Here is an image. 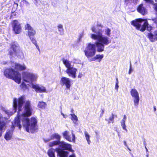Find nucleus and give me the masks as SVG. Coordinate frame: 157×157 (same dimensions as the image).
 <instances>
[{"label": "nucleus", "instance_id": "nucleus-59", "mask_svg": "<svg viewBox=\"0 0 157 157\" xmlns=\"http://www.w3.org/2000/svg\"><path fill=\"white\" fill-rule=\"evenodd\" d=\"M35 1H36L37 0H35Z\"/></svg>", "mask_w": 157, "mask_h": 157}, {"label": "nucleus", "instance_id": "nucleus-30", "mask_svg": "<svg viewBox=\"0 0 157 157\" xmlns=\"http://www.w3.org/2000/svg\"><path fill=\"white\" fill-rule=\"evenodd\" d=\"M3 110L5 111V113L9 116L12 115L13 113L11 112L9 110H6L5 108H4Z\"/></svg>", "mask_w": 157, "mask_h": 157}, {"label": "nucleus", "instance_id": "nucleus-19", "mask_svg": "<svg viewBox=\"0 0 157 157\" xmlns=\"http://www.w3.org/2000/svg\"><path fill=\"white\" fill-rule=\"evenodd\" d=\"M13 64H14V68L16 70L21 71L26 69L27 67L24 64L22 65L17 63H13Z\"/></svg>", "mask_w": 157, "mask_h": 157}, {"label": "nucleus", "instance_id": "nucleus-53", "mask_svg": "<svg viewBox=\"0 0 157 157\" xmlns=\"http://www.w3.org/2000/svg\"><path fill=\"white\" fill-rule=\"evenodd\" d=\"M78 78H81V76H80V75H79L78 76Z\"/></svg>", "mask_w": 157, "mask_h": 157}, {"label": "nucleus", "instance_id": "nucleus-48", "mask_svg": "<svg viewBox=\"0 0 157 157\" xmlns=\"http://www.w3.org/2000/svg\"><path fill=\"white\" fill-rule=\"evenodd\" d=\"M146 157H149V155L148 153H146Z\"/></svg>", "mask_w": 157, "mask_h": 157}, {"label": "nucleus", "instance_id": "nucleus-41", "mask_svg": "<svg viewBox=\"0 0 157 157\" xmlns=\"http://www.w3.org/2000/svg\"><path fill=\"white\" fill-rule=\"evenodd\" d=\"M69 157H76V156L74 154H73L70 155Z\"/></svg>", "mask_w": 157, "mask_h": 157}, {"label": "nucleus", "instance_id": "nucleus-39", "mask_svg": "<svg viewBox=\"0 0 157 157\" xmlns=\"http://www.w3.org/2000/svg\"><path fill=\"white\" fill-rule=\"evenodd\" d=\"M61 115L63 116V117L65 118H66L67 117V115H65L63 113H61Z\"/></svg>", "mask_w": 157, "mask_h": 157}, {"label": "nucleus", "instance_id": "nucleus-26", "mask_svg": "<svg viewBox=\"0 0 157 157\" xmlns=\"http://www.w3.org/2000/svg\"><path fill=\"white\" fill-rule=\"evenodd\" d=\"M58 31L59 32V34L63 35L64 34V30L63 26L61 24H59L58 26Z\"/></svg>", "mask_w": 157, "mask_h": 157}, {"label": "nucleus", "instance_id": "nucleus-49", "mask_svg": "<svg viewBox=\"0 0 157 157\" xmlns=\"http://www.w3.org/2000/svg\"><path fill=\"white\" fill-rule=\"evenodd\" d=\"M95 133L96 134V135L97 136L98 135V134L97 131H95Z\"/></svg>", "mask_w": 157, "mask_h": 157}, {"label": "nucleus", "instance_id": "nucleus-36", "mask_svg": "<svg viewBox=\"0 0 157 157\" xmlns=\"http://www.w3.org/2000/svg\"><path fill=\"white\" fill-rule=\"evenodd\" d=\"M83 35L84 34L83 33H82L79 34L78 37L79 40H81L82 37L83 36Z\"/></svg>", "mask_w": 157, "mask_h": 157}, {"label": "nucleus", "instance_id": "nucleus-27", "mask_svg": "<svg viewBox=\"0 0 157 157\" xmlns=\"http://www.w3.org/2000/svg\"><path fill=\"white\" fill-rule=\"evenodd\" d=\"M46 105V104L43 101H39L38 103V106L42 109L45 108Z\"/></svg>", "mask_w": 157, "mask_h": 157}, {"label": "nucleus", "instance_id": "nucleus-20", "mask_svg": "<svg viewBox=\"0 0 157 157\" xmlns=\"http://www.w3.org/2000/svg\"><path fill=\"white\" fill-rule=\"evenodd\" d=\"M104 57V55H97L96 56L93 58H90L89 61L90 62L95 61L96 59H99V62H100Z\"/></svg>", "mask_w": 157, "mask_h": 157}, {"label": "nucleus", "instance_id": "nucleus-1", "mask_svg": "<svg viewBox=\"0 0 157 157\" xmlns=\"http://www.w3.org/2000/svg\"><path fill=\"white\" fill-rule=\"evenodd\" d=\"M25 97L22 96L18 99L14 98L13 99L14 113L16 112L18 106V115L12 122V126L11 130L6 131L4 136V138L6 140H10L12 138L13 131L15 127H18L19 129H21V121L27 132L33 133L38 129L36 118L32 117L30 120L28 118L32 115L33 109L30 102L28 100L25 101Z\"/></svg>", "mask_w": 157, "mask_h": 157}, {"label": "nucleus", "instance_id": "nucleus-7", "mask_svg": "<svg viewBox=\"0 0 157 157\" xmlns=\"http://www.w3.org/2000/svg\"><path fill=\"white\" fill-rule=\"evenodd\" d=\"M55 151L59 157H67L69 153L68 151H63L59 148H56L55 149L51 148L48 149L47 152L49 157H55Z\"/></svg>", "mask_w": 157, "mask_h": 157}, {"label": "nucleus", "instance_id": "nucleus-54", "mask_svg": "<svg viewBox=\"0 0 157 157\" xmlns=\"http://www.w3.org/2000/svg\"><path fill=\"white\" fill-rule=\"evenodd\" d=\"M114 117H117V115H114Z\"/></svg>", "mask_w": 157, "mask_h": 157}, {"label": "nucleus", "instance_id": "nucleus-28", "mask_svg": "<svg viewBox=\"0 0 157 157\" xmlns=\"http://www.w3.org/2000/svg\"><path fill=\"white\" fill-rule=\"evenodd\" d=\"M70 115L71 116V120L73 121L74 124H76L78 120L77 117L75 114H71Z\"/></svg>", "mask_w": 157, "mask_h": 157}, {"label": "nucleus", "instance_id": "nucleus-52", "mask_svg": "<svg viewBox=\"0 0 157 157\" xmlns=\"http://www.w3.org/2000/svg\"><path fill=\"white\" fill-rule=\"evenodd\" d=\"M128 147V149L130 151H131V150L130 149V148H129L128 147Z\"/></svg>", "mask_w": 157, "mask_h": 157}, {"label": "nucleus", "instance_id": "nucleus-50", "mask_svg": "<svg viewBox=\"0 0 157 157\" xmlns=\"http://www.w3.org/2000/svg\"><path fill=\"white\" fill-rule=\"evenodd\" d=\"M144 144L145 145V146H146L145 145H146V144L145 141H144Z\"/></svg>", "mask_w": 157, "mask_h": 157}, {"label": "nucleus", "instance_id": "nucleus-3", "mask_svg": "<svg viewBox=\"0 0 157 157\" xmlns=\"http://www.w3.org/2000/svg\"><path fill=\"white\" fill-rule=\"evenodd\" d=\"M4 75L9 78L12 79L18 84H19L21 79V74L19 72L15 71L11 68H7L4 69Z\"/></svg>", "mask_w": 157, "mask_h": 157}, {"label": "nucleus", "instance_id": "nucleus-46", "mask_svg": "<svg viewBox=\"0 0 157 157\" xmlns=\"http://www.w3.org/2000/svg\"><path fill=\"white\" fill-rule=\"evenodd\" d=\"M153 108H154V111L155 112V111H156V106H154Z\"/></svg>", "mask_w": 157, "mask_h": 157}, {"label": "nucleus", "instance_id": "nucleus-57", "mask_svg": "<svg viewBox=\"0 0 157 157\" xmlns=\"http://www.w3.org/2000/svg\"><path fill=\"white\" fill-rule=\"evenodd\" d=\"M110 123V121H109L108 123Z\"/></svg>", "mask_w": 157, "mask_h": 157}, {"label": "nucleus", "instance_id": "nucleus-42", "mask_svg": "<svg viewBox=\"0 0 157 157\" xmlns=\"http://www.w3.org/2000/svg\"><path fill=\"white\" fill-rule=\"evenodd\" d=\"M138 1V0H133V2L135 4H137V3Z\"/></svg>", "mask_w": 157, "mask_h": 157}, {"label": "nucleus", "instance_id": "nucleus-31", "mask_svg": "<svg viewBox=\"0 0 157 157\" xmlns=\"http://www.w3.org/2000/svg\"><path fill=\"white\" fill-rule=\"evenodd\" d=\"M153 35L155 42V40H157V30L154 32Z\"/></svg>", "mask_w": 157, "mask_h": 157}, {"label": "nucleus", "instance_id": "nucleus-4", "mask_svg": "<svg viewBox=\"0 0 157 157\" xmlns=\"http://www.w3.org/2000/svg\"><path fill=\"white\" fill-rule=\"evenodd\" d=\"M131 24L135 27L137 30L142 32H144L146 28L147 30L148 31H150L152 29V27L149 25L146 20H143L141 18L132 21Z\"/></svg>", "mask_w": 157, "mask_h": 157}, {"label": "nucleus", "instance_id": "nucleus-55", "mask_svg": "<svg viewBox=\"0 0 157 157\" xmlns=\"http://www.w3.org/2000/svg\"><path fill=\"white\" fill-rule=\"evenodd\" d=\"M118 136H120V134H119V133L118 134Z\"/></svg>", "mask_w": 157, "mask_h": 157}, {"label": "nucleus", "instance_id": "nucleus-8", "mask_svg": "<svg viewBox=\"0 0 157 157\" xmlns=\"http://www.w3.org/2000/svg\"><path fill=\"white\" fill-rule=\"evenodd\" d=\"M22 75L23 81L28 83H31L36 81L37 77L36 74L28 71H23Z\"/></svg>", "mask_w": 157, "mask_h": 157}, {"label": "nucleus", "instance_id": "nucleus-18", "mask_svg": "<svg viewBox=\"0 0 157 157\" xmlns=\"http://www.w3.org/2000/svg\"><path fill=\"white\" fill-rule=\"evenodd\" d=\"M137 10L138 12L144 15L146 14L147 13V9L144 6L143 4H141L138 6Z\"/></svg>", "mask_w": 157, "mask_h": 157}, {"label": "nucleus", "instance_id": "nucleus-25", "mask_svg": "<svg viewBox=\"0 0 157 157\" xmlns=\"http://www.w3.org/2000/svg\"><path fill=\"white\" fill-rule=\"evenodd\" d=\"M84 134L86 137V140L87 142V143L89 144H90L91 143L90 140V136L87 132V131H85L84 132Z\"/></svg>", "mask_w": 157, "mask_h": 157}, {"label": "nucleus", "instance_id": "nucleus-51", "mask_svg": "<svg viewBox=\"0 0 157 157\" xmlns=\"http://www.w3.org/2000/svg\"><path fill=\"white\" fill-rule=\"evenodd\" d=\"M133 0H126V1H132L133 2Z\"/></svg>", "mask_w": 157, "mask_h": 157}, {"label": "nucleus", "instance_id": "nucleus-34", "mask_svg": "<svg viewBox=\"0 0 157 157\" xmlns=\"http://www.w3.org/2000/svg\"><path fill=\"white\" fill-rule=\"evenodd\" d=\"M133 71V69L132 67V66H131V63H130V68H129V71H128V74H130L131 73V72Z\"/></svg>", "mask_w": 157, "mask_h": 157}, {"label": "nucleus", "instance_id": "nucleus-17", "mask_svg": "<svg viewBox=\"0 0 157 157\" xmlns=\"http://www.w3.org/2000/svg\"><path fill=\"white\" fill-rule=\"evenodd\" d=\"M32 87L37 92L42 93L47 92L45 88L42 86H40L37 84H32Z\"/></svg>", "mask_w": 157, "mask_h": 157}, {"label": "nucleus", "instance_id": "nucleus-9", "mask_svg": "<svg viewBox=\"0 0 157 157\" xmlns=\"http://www.w3.org/2000/svg\"><path fill=\"white\" fill-rule=\"evenodd\" d=\"M13 30L15 34L20 33L21 30V27L19 22L17 20H14L12 25Z\"/></svg>", "mask_w": 157, "mask_h": 157}, {"label": "nucleus", "instance_id": "nucleus-5", "mask_svg": "<svg viewBox=\"0 0 157 157\" xmlns=\"http://www.w3.org/2000/svg\"><path fill=\"white\" fill-rule=\"evenodd\" d=\"M62 61L67 68L66 72L68 75L71 77L72 78H76V72L77 70L76 68H74L71 64V62L67 59H63Z\"/></svg>", "mask_w": 157, "mask_h": 157}, {"label": "nucleus", "instance_id": "nucleus-43", "mask_svg": "<svg viewBox=\"0 0 157 157\" xmlns=\"http://www.w3.org/2000/svg\"><path fill=\"white\" fill-rule=\"evenodd\" d=\"M118 84V78H116V84Z\"/></svg>", "mask_w": 157, "mask_h": 157}, {"label": "nucleus", "instance_id": "nucleus-6", "mask_svg": "<svg viewBox=\"0 0 157 157\" xmlns=\"http://www.w3.org/2000/svg\"><path fill=\"white\" fill-rule=\"evenodd\" d=\"M96 42L94 44L91 43L87 44L84 50L85 55L89 60L90 58L94 56L96 52Z\"/></svg>", "mask_w": 157, "mask_h": 157}, {"label": "nucleus", "instance_id": "nucleus-12", "mask_svg": "<svg viewBox=\"0 0 157 157\" xmlns=\"http://www.w3.org/2000/svg\"><path fill=\"white\" fill-rule=\"evenodd\" d=\"M6 118L3 117L0 113V136L2 135L3 132L6 129Z\"/></svg>", "mask_w": 157, "mask_h": 157}, {"label": "nucleus", "instance_id": "nucleus-37", "mask_svg": "<svg viewBox=\"0 0 157 157\" xmlns=\"http://www.w3.org/2000/svg\"><path fill=\"white\" fill-rule=\"evenodd\" d=\"M24 2L26 6H28L29 5V3L26 0H24Z\"/></svg>", "mask_w": 157, "mask_h": 157}, {"label": "nucleus", "instance_id": "nucleus-35", "mask_svg": "<svg viewBox=\"0 0 157 157\" xmlns=\"http://www.w3.org/2000/svg\"><path fill=\"white\" fill-rule=\"evenodd\" d=\"M147 3L152 4L153 3V1L152 0H144Z\"/></svg>", "mask_w": 157, "mask_h": 157}, {"label": "nucleus", "instance_id": "nucleus-45", "mask_svg": "<svg viewBox=\"0 0 157 157\" xmlns=\"http://www.w3.org/2000/svg\"><path fill=\"white\" fill-rule=\"evenodd\" d=\"M145 149H146V153H148V150L147 148V147H146V146H145Z\"/></svg>", "mask_w": 157, "mask_h": 157}, {"label": "nucleus", "instance_id": "nucleus-32", "mask_svg": "<svg viewBox=\"0 0 157 157\" xmlns=\"http://www.w3.org/2000/svg\"><path fill=\"white\" fill-rule=\"evenodd\" d=\"M114 115L112 113L111 117H110L109 118V121H112L113 123L114 122Z\"/></svg>", "mask_w": 157, "mask_h": 157}, {"label": "nucleus", "instance_id": "nucleus-56", "mask_svg": "<svg viewBox=\"0 0 157 157\" xmlns=\"http://www.w3.org/2000/svg\"><path fill=\"white\" fill-rule=\"evenodd\" d=\"M155 0V2H157V0Z\"/></svg>", "mask_w": 157, "mask_h": 157}, {"label": "nucleus", "instance_id": "nucleus-44", "mask_svg": "<svg viewBox=\"0 0 157 157\" xmlns=\"http://www.w3.org/2000/svg\"><path fill=\"white\" fill-rule=\"evenodd\" d=\"M124 144L125 146L128 147V145H127V143H126V141H124Z\"/></svg>", "mask_w": 157, "mask_h": 157}, {"label": "nucleus", "instance_id": "nucleus-21", "mask_svg": "<svg viewBox=\"0 0 157 157\" xmlns=\"http://www.w3.org/2000/svg\"><path fill=\"white\" fill-rule=\"evenodd\" d=\"M127 117L126 115H124L122 120L121 122V126L122 127L123 129L125 130L126 132L128 131L127 129L126 128V126L125 124V122L126 120Z\"/></svg>", "mask_w": 157, "mask_h": 157}, {"label": "nucleus", "instance_id": "nucleus-22", "mask_svg": "<svg viewBox=\"0 0 157 157\" xmlns=\"http://www.w3.org/2000/svg\"><path fill=\"white\" fill-rule=\"evenodd\" d=\"M51 139L52 140L56 139L57 140V141H60L61 138V136L58 133H54L52 134L51 136Z\"/></svg>", "mask_w": 157, "mask_h": 157}, {"label": "nucleus", "instance_id": "nucleus-10", "mask_svg": "<svg viewBox=\"0 0 157 157\" xmlns=\"http://www.w3.org/2000/svg\"><path fill=\"white\" fill-rule=\"evenodd\" d=\"M20 52L19 46L15 44H13L10 49L9 53L11 56L13 57L15 56H18Z\"/></svg>", "mask_w": 157, "mask_h": 157}, {"label": "nucleus", "instance_id": "nucleus-13", "mask_svg": "<svg viewBox=\"0 0 157 157\" xmlns=\"http://www.w3.org/2000/svg\"><path fill=\"white\" fill-rule=\"evenodd\" d=\"M59 148L62 150H68L70 151H73V150L72 149L71 145L63 141H60L59 145Z\"/></svg>", "mask_w": 157, "mask_h": 157}, {"label": "nucleus", "instance_id": "nucleus-24", "mask_svg": "<svg viewBox=\"0 0 157 157\" xmlns=\"http://www.w3.org/2000/svg\"><path fill=\"white\" fill-rule=\"evenodd\" d=\"M30 40H31L32 43L35 45L36 48L38 50L39 49V46L37 45L36 42V39L33 36L29 37Z\"/></svg>", "mask_w": 157, "mask_h": 157}, {"label": "nucleus", "instance_id": "nucleus-40", "mask_svg": "<svg viewBox=\"0 0 157 157\" xmlns=\"http://www.w3.org/2000/svg\"><path fill=\"white\" fill-rule=\"evenodd\" d=\"M21 86L23 87H26V84L24 82H23L21 84Z\"/></svg>", "mask_w": 157, "mask_h": 157}, {"label": "nucleus", "instance_id": "nucleus-15", "mask_svg": "<svg viewBox=\"0 0 157 157\" xmlns=\"http://www.w3.org/2000/svg\"><path fill=\"white\" fill-rule=\"evenodd\" d=\"M63 136L64 138L67 140L71 142L73 141L74 142L75 139V134L72 132V139H71V137L69 135V132L67 131H65L63 133Z\"/></svg>", "mask_w": 157, "mask_h": 157}, {"label": "nucleus", "instance_id": "nucleus-47", "mask_svg": "<svg viewBox=\"0 0 157 157\" xmlns=\"http://www.w3.org/2000/svg\"><path fill=\"white\" fill-rule=\"evenodd\" d=\"M7 62H6V61H3L2 63V64H6L7 63Z\"/></svg>", "mask_w": 157, "mask_h": 157}, {"label": "nucleus", "instance_id": "nucleus-16", "mask_svg": "<svg viewBox=\"0 0 157 157\" xmlns=\"http://www.w3.org/2000/svg\"><path fill=\"white\" fill-rule=\"evenodd\" d=\"M25 29L28 30V33L29 37L34 36L36 33L35 29L29 24H26L25 26Z\"/></svg>", "mask_w": 157, "mask_h": 157}, {"label": "nucleus", "instance_id": "nucleus-23", "mask_svg": "<svg viewBox=\"0 0 157 157\" xmlns=\"http://www.w3.org/2000/svg\"><path fill=\"white\" fill-rule=\"evenodd\" d=\"M60 141H54L49 142L48 144V145L50 147H52L53 146L59 145V146Z\"/></svg>", "mask_w": 157, "mask_h": 157}, {"label": "nucleus", "instance_id": "nucleus-29", "mask_svg": "<svg viewBox=\"0 0 157 157\" xmlns=\"http://www.w3.org/2000/svg\"><path fill=\"white\" fill-rule=\"evenodd\" d=\"M147 36L148 38L151 42H154V38L153 34L151 33H148L147 34Z\"/></svg>", "mask_w": 157, "mask_h": 157}, {"label": "nucleus", "instance_id": "nucleus-14", "mask_svg": "<svg viewBox=\"0 0 157 157\" xmlns=\"http://www.w3.org/2000/svg\"><path fill=\"white\" fill-rule=\"evenodd\" d=\"M60 82L62 86L65 85L67 89H69L71 86V79L65 77H63L61 78Z\"/></svg>", "mask_w": 157, "mask_h": 157}, {"label": "nucleus", "instance_id": "nucleus-2", "mask_svg": "<svg viewBox=\"0 0 157 157\" xmlns=\"http://www.w3.org/2000/svg\"><path fill=\"white\" fill-rule=\"evenodd\" d=\"M97 26L100 28L96 29L94 26L91 27L92 31L96 34L91 33L90 36L92 39L96 41L97 51L100 52L104 51L105 45L110 43L109 37L110 36L111 32L110 29L107 27H104L101 24H98Z\"/></svg>", "mask_w": 157, "mask_h": 157}, {"label": "nucleus", "instance_id": "nucleus-11", "mask_svg": "<svg viewBox=\"0 0 157 157\" xmlns=\"http://www.w3.org/2000/svg\"><path fill=\"white\" fill-rule=\"evenodd\" d=\"M131 96L134 98V105L137 106L140 100L139 93L135 89H132L130 91Z\"/></svg>", "mask_w": 157, "mask_h": 157}, {"label": "nucleus", "instance_id": "nucleus-58", "mask_svg": "<svg viewBox=\"0 0 157 157\" xmlns=\"http://www.w3.org/2000/svg\"><path fill=\"white\" fill-rule=\"evenodd\" d=\"M105 120L107 121V120L106 119H105Z\"/></svg>", "mask_w": 157, "mask_h": 157}, {"label": "nucleus", "instance_id": "nucleus-33", "mask_svg": "<svg viewBox=\"0 0 157 157\" xmlns=\"http://www.w3.org/2000/svg\"><path fill=\"white\" fill-rule=\"evenodd\" d=\"M51 140H52V139H51V136H50V137L49 138H47V139H43L44 142L45 143H47V142H48Z\"/></svg>", "mask_w": 157, "mask_h": 157}, {"label": "nucleus", "instance_id": "nucleus-38", "mask_svg": "<svg viewBox=\"0 0 157 157\" xmlns=\"http://www.w3.org/2000/svg\"><path fill=\"white\" fill-rule=\"evenodd\" d=\"M119 87V86L118 85V84H116L115 86V89L116 90H118V88Z\"/></svg>", "mask_w": 157, "mask_h": 157}]
</instances>
